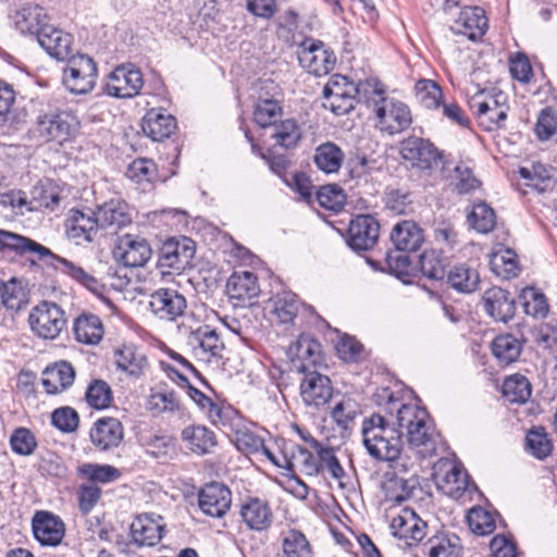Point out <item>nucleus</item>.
I'll use <instances>...</instances> for the list:
<instances>
[{
	"instance_id": "nucleus-1",
	"label": "nucleus",
	"mask_w": 557,
	"mask_h": 557,
	"mask_svg": "<svg viewBox=\"0 0 557 557\" xmlns=\"http://www.w3.org/2000/svg\"><path fill=\"white\" fill-rule=\"evenodd\" d=\"M3 250H11L20 256L32 252L38 253L40 258L49 256L53 260L52 265L57 271L70 276L94 295L104 299L106 286L98 278L85 271L81 265L54 255L47 247L28 237L0 230V252Z\"/></svg>"
},
{
	"instance_id": "nucleus-2",
	"label": "nucleus",
	"mask_w": 557,
	"mask_h": 557,
	"mask_svg": "<svg viewBox=\"0 0 557 557\" xmlns=\"http://www.w3.org/2000/svg\"><path fill=\"white\" fill-rule=\"evenodd\" d=\"M397 426L406 430L409 448L421 458L436 454L440 434L425 408L403 404L397 409Z\"/></svg>"
},
{
	"instance_id": "nucleus-3",
	"label": "nucleus",
	"mask_w": 557,
	"mask_h": 557,
	"mask_svg": "<svg viewBox=\"0 0 557 557\" xmlns=\"http://www.w3.org/2000/svg\"><path fill=\"white\" fill-rule=\"evenodd\" d=\"M361 433L368 454L375 460L395 462L400 457L403 432L383 416L374 413L364 419Z\"/></svg>"
},
{
	"instance_id": "nucleus-4",
	"label": "nucleus",
	"mask_w": 557,
	"mask_h": 557,
	"mask_svg": "<svg viewBox=\"0 0 557 557\" xmlns=\"http://www.w3.org/2000/svg\"><path fill=\"white\" fill-rule=\"evenodd\" d=\"M78 121L72 111L47 104L37 111L33 135L44 143L62 145L76 132Z\"/></svg>"
},
{
	"instance_id": "nucleus-5",
	"label": "nucleus",
	"mask_w": 557,
	"mask_h": 557,
	"mask_svg": "<svg viewBox=\"0 0 557 557\" xmlns=\"http://www.w3.org/2000/svg\"><path fill=\"white\" fill-rule=\"evenodd\" d=\"M97 76L98 69L94 59L77 53L66 60V66L62 73V83L70 92L86 95L94 89Z\"/></svg>"
},
{
	"instance_id": "nucleus-6",
	"label": "nucleus",
	"mask_w": 557,
	"mask_h": 557,
	"mask_svg": "<svg viewBox=\"0 0 557 557\" xmlns=\"http://www.w3.org/2000/svg\"><path fill=\"white\" fill-rule=\"evenodd\" d=\"M195 252L196 245L191 238H169L159 250L157 268L163 276L181 273L191 265Z\"/></svg>"
},
{
	"instance_id": "nucleus-7",
	"label": "nucleus",
	"mask_w": 557,
	"mask_h": 557,
	"mask_svg": "<svg viewBox=\"0 0 557 557\" xmlns=\"http://www.w3.org/2000/svg\"><path fill=\"white\" fill-rule=\"evenodd\" d=\"M32 332L42 339H55L66 325L65 311L55 302L42 300L28 315Z\"/></svg>"
},
{
	"instance_id": "nucleus-8",
	"label": "nucleus",
	"mask_w": 557,
	"mask_h": 557,
	"mask_svg": "<svg viewBox=\"0 0 557 557\" xmlns=\"http://www.w3.org/2000/svg\"><path fill=\"white\" fill-rule=\"evenodd\" d=\"M356 84L347 76L334 74L323 87V107L335 115L349 113L357 102Z\"/></svg>"
},
{
	"instance_id": "nucleus-9",
	"label": "nucleus",
	"mask_w": 557,
	"mask_h": 557,
	"mask_svg": "<svg viewBox=\"0 0 557 557\" xmlns=\"http://www.w3.org/2000/svg\"><path fill=\"white\" fill-rule=\"evenodd\" d=\"M299 64L307 72L322 76L329 74L336 62L333 51L318 39L307 37L297 47Z\"/></svg>"
},
{
	"instance_id": "nucleus-10",
	"label": "nucleus",
	"mask_w": 557,
	"mask_h": 557,
	"mask_svg": "<svg viewBox=\"0 0 557 557\" xmlns=\"http://www.w3.org/2000/svg\"><path fill=\"white\" fill-rule=\"evenodd\" d=\"M401 158L412 168L430 171L442 163L443 153L433 143L417 136H410L400 143Z\"/></svg>"
},
{
	"instance_id": "nucleus-11",
	"label": "nucleus",
	"mask_w": 557,
	"mask_h": 557,
	"mask_svg": "<svg viewBox=\"0 0 557 557\" xmlns=\"http://www.w3.org/2000/svg\"><path fill=\"white\" fill-rule=\"evenodd\" d=\"M144 86L141 71L132 63L117 65L108 76L106 92L115 98H133Z\"/></svg>"
},
{
	"instance_id": "nucleus-12",
	"label": "nucleus",
	"mask_w": 557,
	"mask_h": 557,
	"mask_svg": "<svg viewBox=\"0 0 557 557\" xmlns=\"http://www.w3.org/2000/svg\"><path fill=\"white\" fill-rule=\"evenodd\" d=\"M375 116L380 131L388 135L399 134L407 129L412 123L409 107L394 99H387L383 101L382 106H376Z\"/></svg>"
},
{
	"instance_id": "nucleus-13",
	"label": "nucleus",
	"mask_w": 557,
	"mask_h": 557,
	"mask_svg": "<svg viewBox=\"0 0 557 557\" xmlns=\"http://www.w3.org/2000/svg\"><path fill=\"white\" fill-rule=\"evenodd\" d=\"M151 253L149 243L132 234L119 237L113 250L115 259L128 268L144 267L151 258Z\"/></svg>"
},
{
	"instance_id": "nucleus-14",
	"label": "nucleus",
	"mask_w": 557,
	"mask_h": 557,
	"mask_svg": "<svg viewBox=\"0 0 557 557\" xmlns=\"http://www.w3.org/2000/svg\"><path fill=\"white\" fill-rule=\"evenodd\" d=\"M379 236V222L370 214H360L350 221L347 244L355 251H367L374 247Z\"/></svg>"
},
{
	"instance_id": "nucleus-15",
	"label": "nucleus",
	"mask_w": 557,
	"mask_h": 557,
	"mask_svg": "<svg viewBox=\"0 0 557 557\" xmlns=\"http://www.w3.org/2000/svg\"><path fill=\"white\" fill-rule=\"evenodd\" d=\"M300 383V396L306 406L320 408L326 405L333 396L330 377L319 371L304 373Z\"/></svg>"
},
{
	"instance_id": "nucleus-16",
	"label": "nucleus",
	"mask_w": 557,
	"mask_h": 557,
	"mask_svg": "<svg viewBox=\"0 0 557 557\" xmlns=\"http://www.w3.org/2000/svg\"><path fill=\"white\" fill-rule=\"evenodd\" d=\"M101 230L97 214L92 210L72 209L66 220L67 238L76 245L91 243Z\"/></svg>"
},
{
	"instance_id": "nucleus-17",
	"label": "nucleus",
	"mask_w": 557,
	"mask_h": 557,
	"mask_svg": "<svg viewBox=\"0 0 557 557\" xmlns=\"http://www.w3.org/2000/svg\"><path fill=\"white\" fill-rule=\"evenodd\" d=\"M187 343L196 357L208 362L212 358H222V352L225 349L220 334L209 325H201L190 331Z\"/></svg>"
},
{
	"instance_id": "nucleus-18",
	"label": "nucleus",
	"mask_w": 557,
	"mask_h": 557,
	"mask_svg": "<svg viewBox=\"0 0 557 557\" xmlns=\"http://www.w3.org/2000/svg\"><path fill=\"white\" fill-rule=\"evenodd\" d=\"M149 307L161 320L175 321L184 314L187 301L175 289L159 288L150 295Z\"/></svg>"
},
{
	"instance_id": "nucleus-19",
	"label": "nucleus",
	"mask_w": 557,
	"mask_h": 557,
	"mask_svg": "<svg viewBox=\"0 0 557 557\" xmlns=\"http://www.w3.org/2000/svg\"><path fill=\"white\" fill-rule=\"evenodd\" d=\"M426 522L412 509L405 508L391 522L393 534L405 540L408 546H414L426 535Z\"/></svg>"
},
{
	"instance_id": "nucleus-20",
	"label": "nucleus",
	"mask_w": 557,
	"mask_h": 557,
	"mask_svg": "<svg viewBox=\"0 0 557 557\" xmlns=\"http://www.w3.org/2000/svg\"><path fill=\"white\" fill-rule=\"evenodd\" d=\"M232 494L227 486L213 482L205 485L198 494V505L203 513L221 518L230 509Z\"/></svg>"
},
{
	"instance_id": "nucleus-21",
	"label": "nucleus",
	"mask_w": 557,
	"mask_h": 557,
	"mask_svg": "<svg viewBox=\"0 0 557 557\" xmlns=\"http://www.w3.org/2000/svg\"><path fill=\"white\" fill-rule=\"evenodd\" d=\"M90 441L101 451L116 448L123 441L124 428L120 420L112 417L98 419L90 429Z\"/></svg>"
},
{
	"instance_id": "nucleus-22",
	"label": "nucleus",
	"mask_w": 557,
	"mask_h": 557,
	"mask_svg": "<svg viewBox=\"0 0 557 557\" xmlns=\"http://www.w3.org/2000/svg\"><path fill=\"white\" fill-rule=\"evenodd\" d=\"M32 525L34 536L41 545L57 546L65 534V525L61 518L48 511L36 512Z\"/></svg>"
},
{
	"instance_id": "nucleus-23",
	"label": "nucleus",
	"mask_w": 557,
	"mask_h": 557,
	"mask_svg": "<svg viewBox=\"0 0 557 557\" xmlns=\"http://www.w3.org/2000/svg\"><path fill=\"white\" fill-rule=\"evenodd\" d=\"M161 516L143 513L131 524V534L138 546H154L163 537L165 524Z\"/></svg>"
},
{
	"instance_id": "nucleus-24",
	"label": "nucleus",
	"mask_w": 557,
	"mask_h": 557,
	"mask_svg": "<svg viewBox=\"0 0 557 557\" xmlns=\"http://www.w3.org/2000/svg\"><path fill=\"white\" fill-rule=\"evenodd\" d=\"M99 221L100 228L108 234H116L121 228L132 222L128 206L121 199H111L95 211Z\"/></svg>"
},
{
	"instance_id": "nucleus-25",
	"label": "nucleus",
	"mask_w": 557,
	"mask_h": 557,
	"mask_svg": "<svg viewBox=\"0 0 557 557\" xmlns=\"http://www.w3.org/2000/svg\"><path fill=\"white\" fill-rule=\"evenodd\" d=\"M482 304L485 312L495 321L507 323L516 313V301L510 293L494 286L484 292Z\"/></svg>"
},
{
	"instance_id": "nucleus-26",
	"label": "nucleus",
	"mask_w": 557,
	"mask_h": 557,
	"mask_svg": "<svg viewBox=\"0 0 557 557\" xmlns=\"http://www.w3.org/2000/svg\"><path fill=\"white\" fill-rule=\"evenodd\" d=\"M13 18L16 29L21 34L35 36L36 38L44 27L49 24L46 10L33 1L21 3Z\"/></svg>"
},
{
	"instance_id": "nucleus-27",
	"label": "nucleus",
	"mask_w": 557,
	"mask_h": 557,
	"mask_svg": "<svg viewBox=\"0 0 557 557\" xmlns=\"http://www.w3.org/2000/svg\"><path fill=\"white\" fill-rule=\"evenodd\" d=\"M487 26V17L482 8L465 7L460 10L450 29L455 34L468 37L470 40H476L485 34Z\"/></svg>"
},
{
	"instance_id": "nucleus-28",
	"label": "nucleus",
	"mask_w": 557,
	"mask_h": 557,
	"mask_svg": "<svg viewBox=\"0 0 557 557\" xmlns=\"http://www.w3.org/2000/svg\"><path fill=\"white\" fill-rule=\"evenodd\" d=\"M116 369L127 376L139 379L149 369L147 356L134 344H123L114 350Z\"/></svg>"
},
{
	"instance_id": "nucleus-29",
	"label": "nucleus",
	"mask_w": 557,
	"mask_h": 557,
	"mask_svg": "<svg viewBox=\"0 0 557 557\" xmlns=\"http://www.w3.org/2000/svg\"><path fill=\"white\" fill-rule=\"evenodd\" d=\"M46 52L61 61H66L72 54V36L60 28L48 24L36 38Z\"/></svg>"
},
{
	"instance_id": "nucleus-30",
	"label": "nucleus",
	"mask_w": 557,
	"mask_h": 557,
	"mask_svg": "<svg viewBox=\"0 0 557 557\" xmlns=\"http://www.w3.org/2000/svg\"><path fill=\"white\" fill-rule=\"evenodd\" d=\"M472 113L480 120L481 124L487 123L486 128L500 126L507 119V113L498 106L493 97H487L484 91H478L468 101Z\"/></svg>"
},
{
	"instance_id": "nucleus-31",
	"label": "nucleus",
	"mask_w": 557,
	"mask_h": 557,
	"mask_svg": "<svg viewBox=\"0 0 557 557\" xmlns=\"http://www.w3.org/2000/svg\"><path fill=\"white\" fill-rule=\"evenodd\" d=\"M240 517L248 529L265 531L273 522V511L267 500L248 497L240 506Z\"/></svg>"
},
{
	"instance_id": "nucleus-32",
	"label": "nucleus",
	"mask_w": 557,
	"mask_h": 557,
	"mask_svg": "<svg viewBox=\"0 0 557 557\" xmlns=\"http://www.w3.org/2000/svg\"><path fill=\"white\" fill-rule=\"evenodd\" d=\"M141 129L151 140L162 141L176 129V120L164 109L152 108L143 117Z\"/></svg>"
},
{
	"instance_id": "nucleus-33",
	"label": "nucleus",
	"mask_w": 557,
	"mask_h": 557,
	"mask_svg": "<svg viewBox=\"0 0 557 557\" xmlns=\"http://www.w3.org/2000/svg\"><path fill=\"white\" fill-rule=\"evenodd\" d=\"M293 367L301 373L317 371L315 367L321 361L319 344L308 336H300L290 347Z\"/></svg>"
},
{
	"instance_id": "nucleus-34",
	"label": "nucleus",
	"mask_w": 557,
	"mask_h": 557,
	"mask_svg": "<svg viewBox=\"0 0 557 557\" xmlns=\"http://www.w3.org/2000/svg\"><path fill=\"white\" fill-rule=\"evenodd\" d=\"M391 240L400 251H417L424 242L423 230L413 221L397 223L391 232Z\"/></svg>"
},
{
	"instance_id": "nucleus-35",
	"label": "nucleus",
	"mask_w": 557,
	"mask_h": 557,
	"mask_svg": "<svg viewBox=\"0 0 557 557\" xmlns=\"http://www.w3.org/2000/svg\"><path fill=\"white\" fill-rule=\"evenodd\" d=\"M75 379V371L67 361H60L47 367L42 372L41 383L48 394H58L69 388Z\"/></svg>"
},
{
	"instance_id": "nucleus-36",
	"label": "nucleus",
	"mask_w": 557,
	"mask_h": 557,
	"mask_svg": "<svg viewBox=\"0 0 557 557\" xmlns=\"http://www.w3.org/2000/svg\"><path fill=\"white\" fill-rule=\"evenodd\" d=\"M445 277L447 284L461 294L475 292L480 284L478 270L466 262L451 265Z\"/></svg>"
},
{
	"instance_id": "nucleus-37",
	"label": "nucleus",
	"mask_w": 557,
	"mask_h": 557,
	"mask_svg": "<svg viewBox=\"0 0 557 557\" xmlns=\"http://www.w3.org/2000/svg\"><path fill=\"white\" fill-rule=\"evenodd\" d=\"M310 443L311 448L317 454V466L319 467V474L327 472L334 480H336L341 487H345L346 484L343 479L346 476L345 470L339 463L338 458L332 447H324L315 438L310 437L307 440Z\"/></svg>"
},
{
	"instance_id": "nucleus-38",
	"label": "nucleus",
	"mask_w": 557,
	"mask_h": 557,
	"mask_svg": "<svg viewBox=\"0 0 557 557\" xmlns=\"http://www.w3.org/2000/svg\"><path fill=\"white\" fill-rule=\"evenodd\" d=\"M73 332L77 342L85 345H97L103 337L104 329L98 315L84 312L75 319Z\"/></svg>"
},
{
	"instance_id": "nucleus-39",
	"label": "nucleus",
	"mask_w": 557,
	"mask_h": 557,
	"mask_svg": "<svg viewBox=\"0 0 557 557\" xmlns=\"http://www.w3.org/2000/svg\"><path fill=\"white\" fill-rule=\"evenodd\" d=\"M182 440L190 450L205 455L216 445L214 433L205 425H189L182 431Z\"/></svg>"
},
{
	"instance_id": "nucleus-40",
	"label": "nucleus",
	"mask_w": 557,
	"mask_h": 557,
	"mask_svg": "<svg viewBox=\"0 0 557 557\" xmlns=\"http://www.w3.org/2000/svg\"><path fill=\"white\" fill-rule=\"evenodd\" d=\"M281 557H312V546L307 536L299 530L288 529L281 532Z\"/></svg>"
},
{
	"instance_id": "nucleus-41",
	"label": "nucleus",
	"mask_w": 557,
	"mask_h": 557,
	"mask_svg": "<svg viewBox=\"0 0 557 557\" xmlns=\"http://www.w3.org/2000/svg\"><path fill=\"white\" fill-rule=\"evenodd\" d=\"M304 308L297 295L290 292L277 294L273 299V310L277 322L281 324H295V320Z\"/></svg>"
},
{
	"instance_id": "nucleus-42",
	"label": "nucleus",
	"mask_w": 557,
	"mask_h": 557,
	"mask_svg": "<svg viewBox=\"0 0 557 557\" xmlns=\"http://www.w3.org/2000/svg\"><path fill=\"white\" fill-rule=\"evenodd\" d=\"M343 150L334 143L327 141L317 147L313 161L317 168L326 173H337L344 161Z\"/></svg>"
},
{
	"instance_id": "nucleus-43",
	"label": "nucleus",
	"mask_w": 557,
	"mask_h": 557,
	"mask_svg": "<svg viewBox=\"0 0 557 557\" xmlns=\"http://www.w3.org/2000/svg\"><path fill=\"white\" fill-rule=\"evenodd\" d=\"M522 351V343L511 334H502L492 342V352L503 364L515 362Z\"/></svg>"
},
{
	"instance_id": "nucleus-44",
	"label": "nucleus",
	"mask_w": 557,
	"mask_h": 557,
	"mask_svg": "<svg viewBox=\"0 0 557 557\" xmlns=\"http://www.w3.org/2000/svg\"><path fill=\"white\" fill-rule=\"evenodd\" d=\"M282 113L281 104L274 98L259 97L253 107V120L262 128L273 126Z\"/></svg>"
},
{
	"instance_id": "nucleus-45",
	"label": "nucleus",
	"mask_w": 557,
	"mask_h": 557,
	"mask_svg": "<svg viewBox=\"0 0 557 557\" xmlns=\"http://www.w3.org/2000/svg\"><path fill=\"white\" fill-rule=\"evenodd\" d=\"M270 135L275 144L284 149L295 148L301 139V129L294 119L281 121L274 124Z\"/></svg>"
},
{
	"instance_id": "nucleus-46",
	"label": "nucleus",
	"mask_w": 557,
	"mask_h": 557,
	"mask_svg": "<svg viewBox=\"0 0 557 557\" xmlns=\"http://www.w3.org/2000/svg\"><path fill=\"white\" fill-rule=\"evenodd\" d=\"M531 384L520 374L507 377L503 383V396L512 404H524L531 397Z\"/></svg>"
},
{
	"instance_id": "nucleus-47",
	"label": "nucleus",
	"mask_w": 557,
	"mask_h": 557,
	"mask_svg": "<svg viewBox=\"0 0 557 557\" xmlns=\"http://www.w3.org/2000/svg\"><path fill=\"white\" fill-rule=\"evenodd\" d=\"M232 296L239 299H251L259 294L257 276L248 271L233 275L227 283Z\"/></svg>"
},
{
	"instance_id": "nucleus-48",
	"label": "nucleus",
	"mask_w": 557,
	"mask_h": 557,
	"mask_svg": "<svg viewBox=\"0 0 557 557\" xmlns=\"http://www.w3.org/2000/svg\"><path fill=\"white\" fill-rule=\"evenodd\" d=\"M429 557H460L461 546L455 534L433 536L428 542Z\"/></svg>"
},
{
	"instance_id": "nucleus-49",
	"label": "nucleus",
	"mask_w": 557,
	"mask_h": 557,
	"mask_svg": "<svg viewBox=\"0 0 557 557\" xmlns=\"http://www.w3.org/2000/svg\"><path fill=\"white\" fill-rule=\"evenodd\" d=\"M468 222L476 232L487 234L495 228L496 214L485 202H479L473 205Z\"/></svg>"
},
{
	"instance_id": "nucleus-50",
	"label": "nucleus",
	"mask_w": 557,
	"mask_h": 557,
	"mask_svg": "<svg viewBox=\"0 0 557 557\" xmlns=\"http://www.w3.org/2000/svg\"><path fill=\"white\" fill-rule=\"evenodd\" d=\"M524 312L535 319H544L549 312V305L546 296L534 287H527L522 290Z\"/></svg>"
},
{
	"instance_id": "nucleus-51",
	"label": "nucleus",
	"mask_w": 557,
	"mask_h": 557,
	"mask_svg": "<svg viewBox=\"0 0 557 557\" xmlns=\"http://www.w3.org/2000/svg\"><path fill=\"white\" fill-rule=\"evenodd\" d=\"M10 446L12 451L18 456H30L36 451L38 442L32 430L18 426L10 436Z\"/></svg>"
},
{
	"instance_id": "nucleus-52",
	"label": "nucleus",
	"mask_w": 557,
	"mask_h": 557,
	"mask_svg": "<svg viewBox=\"0 0 557 557\" xmlns=\"http://www.w3.org/2000/svg\"><path fill=\"white\" fill-rule=\"evenodd\" d=\"M358 90L357 102H366L368 106H373L375 112L376 106H382L383 101L387 100L385 97L384 86L376 79H367L356 84Z\"/></svg>"
},
{
	"instance_id": "nucleus-53",
	"label": "nucleus",
	"mask_w": 557,
	"mask_h": 557,
	"mask_svg": "<svg viewBox=\"0 0 557 557\" xmlns=\"http://www.w3.org/2000/svg\"><path fill=\"white\" fill-rule=\"evenodd\" d=\"M315 196L322 208L334 212L342 211L346 203V195L343 188L335 184L321 186Z\"/></svg>"
},
{
	"instance_id": "nucleus-54",
	"label": "nucleus",
	"mask_w": 557,
	"mask_h": 557,
	"mask_svg": "<svg viewBox=\"0 0 557 557\" xmlns=\"http://www.w3.org/2000/svg\"><path fill=\"white\" fill-rule=\"evenodd\" d=\"M34 199L38 201L40 207L55 210L63 199L62 188L50 180L41 182L34 190Z\"/></svg>"
},
{
	"instance_id": "nucleus-55",
	"label": "nucleus",
	"mask_w": 557,
	"mask_h": 557,
	"mask_svg": "<svg viewBox=\"0 0 557 557\" xmlns=\"http://www.w3.org/2000/svg\"><path fill=\"white\" fill-rule=\"evenodd\" d=\"M525 448L535 458L544 459L550 455L553 444L543 428H534L525 436Z\"/></svg>"
},
{
	"instance_id": "nucleus-56",
	"label": "nucleus",
	"mask_w": 557,
	"mask_h": 557,
	"mask_svg": "<svg viewBox=\"0 0 557 557\" xmlns=\"http://www.w3.org/2000/svg\"><path fill=\"white\" fill-rule=\"evenodd\" d=\"M25 299V293L16 278L8 282L0 280V302L11 310H18Z\"/></svg>"
},
{
	"instance_id": "nucleus-57",
	"label": "nucleus",
	"mask_w": 557,
	"mask_h": 557,
	"mask_svg": "<svg viewBox=\"0 0 557 557\" xmlns=\"http://www.w3.org/2000/svg\"><path fill=\"white\" fill-rule=\"evenodd\" d=\"M79 473L91 482L110 483L121 476L119 469L111 465L84 463Z\"/></svg>"
},
{
	"instance_id": "nucleus-58",
	"label": "nucleus",
	"mask_w": 557,
	"mask_h": 557,
	"mask_svg": "<svg viewBox=\"0 0 557 557\" xmlns=\"http://www.w3.org/2000/svg\"><path fill=\"white\" fill-rule=\"evenodd\" d=\"M467 520L471 531L478 535H488L496 528L493 515L482 507L472 508Z\"/></svg>"
},
{
	"instance_id": "nucleus-59",
	"label": "nucleus",
	"mask_w": 557,
	"mask_h": 557,
	"mask_svg": "<svg viewBox=\"0 0 557 557\" xmlns=\"http://www.w3.org/2000/svg\"><path fill=\"white\" fill-rule=\"evenodd\" d=\"M85 397L92 408L103 409L112 401V391L106 381L95 380L89 384Z\"/></svg>"
},
{
	"instance_id": "nucleus-60",
	"label": "nucleus",
	"mask_w": 557,
	"mask_h": 557,
	"mask_svg": "<svg viewBox=\"0 0 557 557\" xmlns=\"http://www.w3.org/2000/svg\"><path fill=\"white\" fill-rule=\"evenodd\" d=\"M417 98L426 109H436L441 106L443 91L431 79H421L417 83Z\"/></svg>"
},
{
	"instance_id": "nucleus-61",
	"label": "nucleus",
	"mask_w": 557,
	"mask_h": 557,
	"mask_svg": "<svg viewBox=\"0 0 557 557\" xmlns=\"http://www.w3.org/2000/svg\"><path fill=\"white\" fill-rule=\"evenodd\" d=\"M292 463V472L298 467L307 475H318L319 467L317 466V454H312L307 448L296 446L289 456Z\"/></svg>"
},
{
	"instance_id": "nucleus-62",
	"label": "nucleus",
	"mask_w": 557,
	"mask_h": 557,
	"mask_svg": "<svg viewBox=\"0 0 557 557\" xmlns=\"http://www.w3.org/2000/svg\"><path fill=\"white\" fill-rule=\"evenodd\" d=\"M420 269L422 274L431 280H444L447 273L443 260L434 250L424 251L420 256Z\"/></svg>"
},
{
	"instance_id": "nucleus-63",
	"label": "nucleus",
	"mask_w": 557,
	"mask_h": 557,
	"mask_svg": "<svg viewBox=\"0 0 557 557\" xmlns=\"http://www.w3.org/2000/svg\"><path fill=\"white\" fill-rule=\"evenodd\" d=\"M386 209L395 214H406L412 210L411 194L404 189H389L385 193Z\"/></svg>"
},
{
	"instance_id": "nucleus-64",
	"label": "nucleus",
	"mask_w": 557,
	"mask_h": 557,
	"mask_svg": "<svg viewBox=\"0 0 557 557\" xmlns=\"http://www.w3.org/2000/svg\"><path fill=\"white\" fill-rule=\"evenodd\" d=\"M126 175L136 183H150L157 177V165L150 159H136L128 165Z\"/></svg>"
}]
</instances>
